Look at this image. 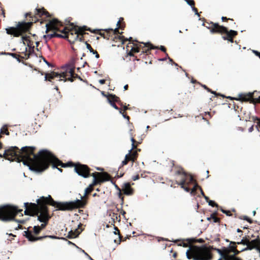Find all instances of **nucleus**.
Returning <instances> with one entry per match:
<instances>
[{
    "mask_svg": "<svg viewBox=\"0 0 260 260\" xmlns=\"http://www.w3.org/2000/svg\"><path fill=\"white\" fill-rule=\"evenodd\" d=\"M47 237H49V238H53V239H55L56 238V237L53 236H47Z\"/></svg>",
    "mask_w": 260,
    "mask_h": 260,
    "instance_id": "69168bd1",
    "label": "nucleus"
},
{
    "mask_svg": "<svg viewBox=\"0 0 260 260\" xmlns=\"http://www.w3.org/2000/svg\"><path fill=\"white\" fill-rule=\"evenodd\" d=\"M203 87L205 88V89H206L208 91H210V89L209 88H208L206 85H203Z\"/></svg>",
    "mask_w": 260,
    "mask_h": 260,
    "instance_id": "4d7b16f0",
    "label": "nucleus"
},
{
    "mask_svg": "<svg viewBox=\"0 0 260 260\" xmlns=\"http://www.w3.org/2000/svg\"><path fill=\"white\" fill-rule=\"evenodd\" d=\"M22 210H18L16 206L6 205L0 207V219L8 221L14 219L15 216Z\"/></svg>",
    "mask_w": 260,
    "mask_h": 260,
    "instance_id": "423d86ee",
    "label": "nucleus"
},
{
    "mask_svg": "<svg viewBox=\"0 0 260 260\" xmlns=\"http://www.w3.org/2000/svg\"><path fill=\"white\" fill-rule=\"evenodd\" d=\"M131 141L132 142V148L131 149L132 150L133 148H134L135 147V146L134 145L135 140H134V139L133 138H132L131 139Z\"/></svg>",
    "mask_w": 260,
    "mask_h": 260,
    "instance_id": "a19ab883",
    "label": "nucleus"
},
{
    "mask_svg": "<svg viewBox=\"0 0 260 260\" xmlns=\"http://www.w3.org/2000/svg\"><path fill=\"white\" fill-rule=\"evenodd\" d=\"M124 194L127 195H130L132 193V189L130 186L129 183H126L124 186V188L123 189Z\"/></svg>",
    "mask_w": 260,
    "mask_h": 260,
    "instance_id": "4468645a",
    "label": "nucleus"
},
{
    "mask_svg": "<svg viewBox=\"0 0 260 260\" xmlns=\"http://www.w3.org/2000/svg\"><path fill=\"white\" fill-rule=\"evenodd\" d=\"M213 27L210 30L212 33L216 32L226 33L228 37L235 36L237 35V31L233 30H231L230 31H228L226 27L222 26H220L217 23H213Z\"/></svg>",
    "mask_w": 260,
    "mask_h": 260,
    "instance_id": "6e6552de",
    "label": "nucleus"
},
{
    "mask_svg": "<svg viewBox=\"0 0 260 260\" xmlns=\"http://www.w3.org/2000/svg\"><path fill=\"white\" fill-rule=\"evenodd\" d=\"M192 11L195 13V14L197 15L198 16H199V13H198V10L197 9V8H196L195 7H192Z\"/></svg>",
    "mask_w": 260,
    "mask_h": 260,
    "instance_id": "e433bc0d",
    "label": "nucleus"
},
{
    "mask_svg": "<svg viewBox=\"0 0 260 260\" xmlns=\"http://www.w3.org/2000/svg\"><path fill=\"white\" fill-rule=\"evenodd\" d=\"M228 38H228V39H228L229 41H231V42H233V39L232 38V37H228Z\"/></svg>",
    "mask_w": 260,
    "mask_h": 260,
    "instance_id": "e2e57ef3",
    "label": "nucleus"
},
{
    "mask_svg": "<svg viewBox=\"0 0 260 260\" xmlns=\"http://www.w3.org/2000/svg\"><path fill=\"white\" fill-rule=\"evenodd\" d=\"M23 43L25 44V41H28V39H27V37H24V36H23L21 38Z\"/></svg>",
    "mask_w": 260,
    "mask_h": 260,
    "instance_id": "58836bf2",
    "label": "nucleus"
},
{
    "mask_svg": "<svg viewBox=\"0 0 260 260\" xmlns=\"http://www.w3.org/2000/svg\"><path fill=\"white\" fill-rule=\"evenodd\" d=\"M82 252L85 254L88 258L90 256L86 252H85L84 250H81Z\"/></svg>",
    "mask_w": 260,
    "mask_h": 260,
    "instance_id": "6e6d98bb",
    "label": "nucleus"
},
{
    "mask_svg": "<svg viewBox=\"0 0 260 260\" xmlns=\"http://www.w3.org/2000/svg\"><path fill=\"white\" fill-rule=\"evenodd\" d=\"M221 211L224 213H225L226 215H229V213L230 212V211H226V210H224L223 209H221Z\"/></svg>",
    "mask_w": 260,
    "mask_h": 260,
    "instance_id": "3c124183",
    "label": "nucleus"
},
{
    "mask_svg": "<svg viewBox=\"0 0 260 260\" xmlns=\"http://www.w3.org/2000/svg\"><path fill=\"white\" fill-rule=\"evenodd\" d=\"M37 14L40 16L42 15H45L46 17H49V13L47 11H45V10L44 9H37Z\"/></svg>",
    "mask_w": 260,
    "mask_h": 260,
    "instance_id": "a211bd4d",
    "label": "nucleus"
},
{
    "mask_svg": "<svg viewBox=\"0 0 260 260\" xmlns=\"http://www.w3.org/2000/svg\"><path fill=\"white\" fill-rule=\"evenodd\" d=\"M248 240H249L248 239H245V240L242 239L241 240L240 242H238L237 244H238L246 245L248 243L247 242Z\"/></svg>",
    "mask_w": 260,
    "mask_h": 260,
    "instance_id": "7c9ffc66",
    "label": "nucleus"
},
{
    "mask_svg": "<svg viewBox=\"0 0 260 260\" xmlns=\"http://www.w3.org/2000/svg\"><path fill=\"white\" fill-rule=\"evenodd\" d=\"M257 128L260 127V119H257Z\"/></svg>",
    "mask_w": 260,
    "mask_h": 260,
    "instance_id": "a18cd8bd",
    "label": "nucleus"
},
{
    "mask_svg": "<svg viewBox=\"0 0 260 260\" xmlns=\"http://www.w3.org/2000/svg\"><path fill=\"white\" fill-rule=\"evenodd\" d=\"M253 52L254 53V54L256 55V56H258L259 58H260V52H259L258 51H255V50H253Z\"/></svg>",
    "mask_w": 260,
    "mask_h": 260,
    "instance_id": "ea45409f",
    "label": "nucleus"
},
{
    "mask_svg": "<svg viewBox=\"0 0 260 260\" xmlns=\"http://www.w3.org/2000/svg\"><path fill=\"white\" fill-rule=\"evenodd\" d=\"M139 175H136V176H134L133 177V179L134 181H136V180L139 179Z\"/></svg>",
    "mask_w": 260,
    "mask_h": 260,
    "instance_id": "79ce46f5",
    "label": "nucleus"
},
{
    "mask_svg": "<svg viewBox=\"0 0 260 260\" xmlns=\"http://www.w3.org/2000/svg\"><path fill=\"white\" fill-rule=\"evenodd\" d=\"M232 260H242V259L239 257H235L234 255V257L233 258Z\"/></svg>",
    "mask_w": 260,
    "mask_h": 260,
    "instance_id": "5fc2aeb1",
    "label": "nucleus"
},
{
    "mask_svg": "<svg viewBox=\"0 0 260 260\" xmlns=\"http://www.w3.org/2000/svg\"><path fill=\"white\" fill-rule=\"evenodd\" d=\"M250 244L257 250V248H260L259 247V245H260V239L258 238L254 239L250 241Z\"/></svg>",
    "mask_w": 260,
    "mask_h": 260,
    "instance_id": "dca6fc26",
    "label": "nucleus"
},
{
    "mask_svg": "<svg viewBox=\"0 0 260 260\" xmlns=\"http://www.w3.org/2000/svg\"><path fill=\"white\" fill-rule=\"evenodd\" d=\"M24 235L30 241H36L38 240H41L44 238L47 237V236L45 237H35L31 232L27 231H24Z\"/></svg>",
    "mask_w": 260,
    "mask_h": 260,
    "instance_id": "ddd939ff",
    "label": "nucleus"
},
{
    "mask_svg": "<svg viewBox=\"0 0 260 260\" xmlns=\"http://www.w3.org/2000/svg\"><path fill=\"white\" fill-rule=\"evenodd\" d=\"M208 204L209 205L211 206L212 207L218 206V205L213 201L212 200H210L208 201Z\"/></svg>",
    "mask_w": 260,
    "mask_h": 260,
    "instance_id": "2f4dec72",
    "label": "nucleus"
},
{
    "mask_svg": "<svg viewBox=\"0 0 260 260\" xmlns=\"http://www.w3.org/2000/svg\"><path fill=\"white\" fill-rule=\"evenodd\" d=\"M82 197H81V200L77 199L71 202H57L54 201L50 195L47 197H42L37 200V203L39 205L38 207L35 204H31V205L35 207L34 210L28 209L27 205L28 203H25L24 207L26 208V210L24 211V214L25 215L34 216L38 215L40 213V215L38 216V219L40 222H45L49 219L46 206L47 204H49L53 206H56L59 210H72L75 208L83 207L84 206L85 203L82 200Z\"/></svg>",
    "mask_w": 260,
    "mask_h": 260,
    "instance_id": "f03ea898",
    "label": "nucleus"
},
{
    "mask_svg": "<svg viewBox=\"0 0 260 260\" xmlns=\"http://www.w3.org/2000/svg\"><path fill=\"white\" fill-rule=\"evenodd\" d=\"M109 98L112 100V102H118L119 101V98L117 96H116L115 95L113 94H110L109 96Z\"/></svg>",
    "mask_w": 260,
    "mask_h": 260,
    "instance_id": "4be33fe9",
    "label": "nucleus"
},
{
    "mask_svg": "<svg viewBox=\"0 0 260 260\" xmlns=\"http://www.w3.org/2000/svg\"><path fill=\"white\" fill-rule=\"evenodd\" d=\"M110 178V176L107 173H104L101 175V177L99 179V181L104 182L105 181H108L109 180Z\"/></svg>",
    "mask_w": 260,
    "mask_h": 260,
    "instance_id": "f3484780",
    "label": "nucleus"
},
{
    "mask_svg": "<svg viewBox=\"0 0 260 260\" xmlns=\"http://www.w3.org/2000/svg\"><path fill=\"white\" fill-rule=\"evenodd\" d=\"M31 24V22H19L16 27H9L6 28V32L14 37H19L28 31Z\"/></svg>",
    "mask_w": 260,
    "mask_h": 260,
    "instance_id": "0eeeda50",
    "label": "nucleus"
},
{
    "mask_svg": "<svg viewBox=\"0 0 260 260\" xmlns=\"http://www.w3.org/2000/svg\"><path fill=\"white\" fill-rule=\"evenodd\" d=\"M188 177H189V182H192L193 180L192 176L191 175H189Z\"/></svg>",
    "mask_w": 260,
    "mask_h": 260,
    "instance_id": "49530a36",
    "label": "nucleus"
},
{
    "mask_svg": "<svg viewBox=\"0 0 260 260\" xmlns=\"http://www.w3.org/2000/svg\"><path fill=\"white\" fill-rule=\"evenodd\" d=\"M253 126H252L251 127H250L249 128V129H248V131H249V132H252V131H253Z\"/></svg>",
    "mask_w": 260,
    "mask_h": 260,
    "instance_id": "bf43d9fd",
    "label": "nucleus"
},
{
    "mask_svg": "<svg viewBox=\"0 0 260 260\" xmlns=\"http://www.w3.org/2000/svg\"><path fill=\"white\" fill-rule=\"evenodd\" d=\"M256 91L240 94V99L244 101H249L250 103H260V96L258 98H253V95Z\"/></svg>",
    "mask_w": 260,
    "mask_h": 260,
    "instance_id": "9b49d317",
    "label": "nucleus"
},
{
    "mask_svg": "<svg viewBox=\"0 0 260 260\" xmlns=\"http://www.w3.org/2000/svg\"><path fill=\"white\" fill-rule=\"evenodd\" d=\"M93 190V185H89L88 187H87L85 190L84 196H86L87 194L91 192Z\"/></svg>",
    "mask_w": 260,
    "mask_h": 260,
    "instance_id": "5701e85b",
    "label": "nucleus"
},
{
    "mask_svg": "<svg viewBox=\"0 0 260 260\" xmlns=\"http://www.w3.org/2000/svg\"><path fill=\"white\" fill-rule=\"evenodd\" d=\"M75 65L74 62L68 64L62 67L63 71L58 74L56 72H51L50 74H47L45 77V80H48L51 81V79L55 78H59V81L63 80L64 82L68 80L73 82V80L72 77H73L74 73Z\"/></svg>",
    "mask_w": 260,
    "mask_h": 260,
    "instance_id": "39448f33",
    "label": "nucleus"
},
{
    "mask_svg": "<svg viewBox=\"0 0 260 260\" xmlns=\"http://www.w3.org/2000/svg\"><path fill=\"white\" fill-rule=\"evenodd\" d=\"M98 182H100L99 181V180H98L96 177H94V179H93V182L91 185H93V186L95 185H96Z\"/></svg>",
    "mask_w": 260,
    "mask_h": 260,
    "instance_id": "72a5a7b5",
    "label": "nucleus"
},
{
    "mask_svg": "<svg viewBox=\"0 0 260 260\" xmlns=\"http://www.w3.org/2000/svg\"><path fill=\"white\" fill-rule=\"evenodd\" d=\"M1 134H6V135H9V133L8 131L6 125H4L1 129Z\"/></svg>",
    "mask_w": 260,
    "mask_h": 260,
    "instance_id": "aec40b11",
    "label": "nucleus"
},
{
    "mask_svg": "<svg viewBox=\"0 0 260 260\" xmlns=\"http://www.w3.org/2000/svg\"><path fill=\"white\" fill-rule=\"evenodd\" d=\"M131 152L132 149H130L129 150L128 153L126 154L125 156V159L122 161V166L126 165L128 160H133V161L134 160V159L132 158V156L131 155Z\"/></svg>",
    "mask_w": 260,
    "mask_h": 260,
    "instance_id": "2eb2a0df",
    "label": "nucleus"
},
{
    "mask_svg": "<svg viewBox=\"0 0 260 260\" xmlns=\"http://www.w3.org/2000/svg\"><path fill=\"white\" fill-rule=\"evenodd\" d=\"M114 33L115 34H116V33H119V31H118V28H116L114 30Z\"/></svg>",
    "mask_w": 260,
    "mask_h": 260,
    "instance_id": "052dcab7",
    "label": "nucleus"
},
{
    "mask_svg": "<svg viewBox=\"0 0 260 260\" xmlns=\"http://www.w3.org/2000/svg\"><path fill=\"white\" fill-rule=\"evenodd\" d=\"M186 255L188 259L193 260H210L212 257L209 250L204 246H190Z\"/></svg>",
    "mask_w": 260,
    "mask_h": 260,
    "instance_id": "20e7f679",
    "label": "nucleus"
},
{
    "mask_svg": "<svg viewBox=\"0 0 260 260\" xmlns=\"http://www.w3.org/2000/svg\"><path fill=\"white\" fill-rule=\"evenodd\" d=\"M93 54H95V56L96 58H99L100 57L99 54L96 51L94 52Z\"/></svg>",
    "mask_w": 260,
    "mask_h": 260,
    "instance_id": "8fccbe9b",
    "label": "nucleus"
},
{
    "mask_svg": "<svg viewBox=\"0 0 260 260\" xmlns=\"http://www.w3.org/2000/svg\"><path fill=\"white\" fill-rule=\"evenodd\" d=\"M34 233L36 234H38L39 233L40 231H41V228L39 226H35L34 227Z\"/></svg>",
    "mask_w": 260,
    "mask_h": 260,
    "instance_id": "c756f323",
    "label": "nucleus"
},
{
    "mask_svg": "<svg viewBox=\"0 0 260 260\" xmlns=\"http://www.w3.org/2000/svg\"><path fill=\"white\" fill-rule=\"evenodd\" d=\"M15 221L17 222L21 223H23L24 222V220H15Z\"/></svg>",
    "mask_w": 260,
    "mask_h": 260,
    "instance_id": "603ef678",
    "label": "nucleus"
},
{
    "mask_svg": "<svg viewBox=\"0 0 260 260\" xmlns=\"http://www.w3.org/2000/svg\"><path fill=\"white\" fill-rule=\"evenodd\" d=\"M62 23L58 21L57 19H53L50 21L49 24H46L47 29H52L53 30L60 31L61 32L64 34L63 36H67V34L70 33L72 35H75V39L79 38V35H82L83 32L85 30V26L83 27H79L78 29L76 28L73 23H71L69 27H65L62 30H59V26H62Z\"/></svg>",
    "mask_w": 260,
    "mask_h": 260,
    "instance_id": "7ed1b4c3",
    "label": "nucleus"
},
{
    "mask_svg": "<svg viewBox=\"0 0 260 260\" xmlns=\"http://www.w3.org/2000/svg\"><path fill=\"white\" fill-rule=\"evenodd\" d=\"M233 252L234 253V254L233 255H234L235 256V255H237L238 254L240 251H238L236 249V250L235 251H234Z\"/></svg>",
    "mask_w": 260,
    "mask_h": 260,
    "instance_id": "c03bdc74",
    "label": "nucleus"
},
{
    "mask_svg": "<svg viewBox=\"0 0 260 260\" xmlns=\"http://www.w3.org/2000/svg\"><path fill=\"white\" fill-rule=\"evenodd\" d=\"M51 154V155L54 157L55 159L54 161H49L48 162V167L45 169L46 170L49 166L50 164H52V167L53 168H57L60 172H62V170L61 169L57 168V166H60L62 167H70V166H73L74 165L72 162H68L67 164H63L61 161H60L57 157H56L51 152L49 151Z\"/></svg>",
    "mask_w": 260,
    "mask_h": 260,
    "instance_id": "9d476101",
    "label": "nucleus"
},
{
    "mask_svg": "<svg viewBox=\"0 0 260 260\" xmlns=\"http://www.w3.org/2000/svg\"><path fill=\"white\" fill-rule=\"evenodd\" d=\"M119 113L120 114H121L123 116V117L125 118H126L128 120H129V117L128 116H126L125 115H124L122 112V110L121 109L119 110Z\"/></svg>",
    "mask_w": 260,
    "mask_h": 260,
    "instance_id": "4c0bfd02",
    "label": "nucleus"
},
{
    "mask_svg": "<svg viewBox=\"0 0 260 260\" xmlns=\"http://www.w3.org/2000/svg\"><path fill=\"white\" fill-rule=\"evenodd\" d=\"M93 54H95V56L96 58H99L100 57L99 54L96 51L94 52Z\"/></svg>",
    "mask_w": 260,
    "mask_h": 260,
    "instance_id": "09e8293b",
    "label": "nucleus"
},
{
    "mask_svg": "<svg viewBox=\"0 0 260 260\" xmlns=\"http://www.w3.org/2000/svg\"><path fill=\"white\" fill-rule=\"evenodd\" d=\"M197 187L200 188V190H201V193H202V194L203 195V196L204 197V195H205V194H204V192H203V191L202 189H201V188L200 186H198V185L197 184H196V185L194 186V187H193V188L192 189V190H191V192L192 193V192H193L196 191V189H197Z\"/></svg>",
    "mask_w": 260,
    "mask_h": 260,
    "instance_id": "bb28decb",
    "label": "nucleus"
},
{
    "mask_svg": "<svg viewBox=\"0 0 260 260\" xmlns=\"http://www.w3.org/2000/svg\"><path fill=\"white\" fill-rule=\"evenodd\" d=\"M33 147H23L19 150L16 146H12L5 150L4 155L10 161H22L29 170L42 172L48 167L49 161L56 160L47 150H41L39 155L35 154Z\"/></svg>",
    "mask_w": 260,
    "mask_h": 260,
    "instance_id": "f257e3e1",
    "label": "nucleus"
},
{
    "mask_svg": "<svg viewBox=\"0 0 260 260\" xmlns=\"http://www.w3.org/2000/svg\"><path fill=\"white\" fill-rule=\"evenodd\" d=\"M243 219L244 220H247L248 222H249V223H252V221L251 219H250L249 218H248L247 216H244L243 218Z\"/></svg>",
    "mask_w": 260,
    "mask_h": 260,
    "instance_id": "f704fd0d",
    "label": "nucleus"
},
{
    "mask_svg": "<svg viewBox=\"0 0 260 260\" xmlns=\"http://www.w3.org/2000/svg\"><path fill=\"white\" fill-rule=\"evenodd\" d=\"M176 173L178 175H181L182 176L180 182L178 183V184L180 185L181 187L183 188L185 191L189 192V188L187 187L184 186V184L187 180V177H188L187 173L185 172L182 168L178 169Z\"/></svg>",
    "mask_w": 260,
    "mask_h": 260,
    "instance_id": "f8f14e48",
    "label": "nucleus"
},
{
    "mask_svg": "<svg viewBox=\"0 0 260 260\" xmlns=\"http://www.w3.org/2000/svg\"><path fill=\"white\" fill-rule=\"evenodd\" d=\"M186 2L189 6H192L194 5V2L193 0H186Z\"/></svg>",
    "mask_w": 260,
    "mask_h": 260,
    "instance_id": "473e14b6",
    "label": "nucleus"
},
{
    "mask_svg": "<svg viewBox=\"0 0 260 260\" xmlns=\"http://www.w3.org/2000/svg\"><path fill=\"white\" fill-rule=\"evenodd\" d=\"M128 88V85H125L124 86V90H127Z\"/></svg>",
    "mask_w": 260,
    "mask_h": 260,
    "instance_id": "338daca9",
    "label": "nucleus"
},
{
    "mask_svg": "<svg viewBox=\"0 0 260 260\" xmlns=\"http://www.w3.org/2000/svg\"><path fill=\"white\" fill-rule=\"evenodd\" d=\"M45 226H46V223H45V224H41V226H40L41 230L42 229L44 228Z\"/></svg>",
    "mask_w": 260,
    "mask_h": 260,
    "instance_id": "13d9d810",
    "label": "nucleus"
},
{
    "mask_svg": "<svg viewBox=\"0 0 260 260\" xmlns=\"http://www.w3.org/2000/svg\"><path fill=\"white\" fill-rule=\"evenodd\" d=\"M50 38H53V37H58V38H67V36H63V35H60V34H57L56 32H54L52 34H50Z\"/></svg>",
    "mask_w": 260,
    "mask_h": 260,
    "instance_id": "393cba45",
    "label": "nucleus"
},
{
    "mask_svg": "<svg viewBox=\"0 0 260 260\" xmlns=\"http://www.w3.org/2000/svg\"><path fill=\"white\" fill-rule=\"evenodd\" d=\"M160 49L163 52H165L166 51V49H165V47L163 46H161L160 47Z\"/></svg>",
    "mask_w": 260,
    "mask_h": 260,
    "instance_id": "864d4df0",
    "label": "nucleus"
},
{
    "mask_svg": "<svg viewBox=\"0 0 260 260\" xmlns=\"http://www.w3.org/2000/svg\"><path fill=\"white\" fill-rule=\"evenodd\" d=\"M230 249H228L230 251V253L231 252H233L236 250V247L235 246H231L230 247Z\"/></svg>",
    "mask_w": 260,
    "mask_h": 260,
    "instance_id": "c9c22d12",
    "label": "nucleus"
},
{
    "mask_svg": "<svg viewBox=\"0 0 260 260\" xmlns=\"http://www.w3.org/2000/svg\"><path fill=\"white\" fill-rule=\"evenodd\" d=\"M93 178V179H94V177H96V174L95 173H93L92 175Z\"/></svg>",
    "mask_w": 260,
    "mask_h": 260,
    "instance_id": "774afa93",
    "label": "nucleus"
},
{
    "mask_svg": "<svg viewBox=\"0 0 260 260\" xmlns=\"http://www.w3.org/2000/svg\"><path fill=\"white\" fill-rule=\"evenodd\" d=\"M79 233L80 232L78 231V230L76 229L74 232H73V231H71L69 233V234L71 237H76L79 234Z\"/></svg>",
    "mask_w": 260,
    "mask_h": 260,
    "instance_id": "b1692460",
    "label": "nucleus"
},
{
    "mask_svg": "<svg viewBox=\"0 0 260 260\" xmlns=\"http://www.w3.org/2000/svg\"><path fill=\"white\" fill-rule=\"evenodd\" d=\"M99 83L101 84H104L105 83V80L104 79H101L99 80Z\"/></svg>",
    "mask_w": 260,
    "mask_h": 260,
    "instance_id": "de8ad7c7",
    "label": "nucleus"
},
{
    "mask_svg": "<svg viewBox=\"0 0 260 260\" xmlns=\"http://www.w3.org/2000/svg\"><path fill=\"white\" fill-rule=\"evenodd\" d=\"M108 101L109 102V103L110 104V105L115 109L116 110H120L119 109V108H118V107L115 105V104H114L113 102H112V100L110 99H108Z\"/></svg>",
    "mask_w": 260,
    "mask_h": 260,
    "instance_id": "cd10ccee",
    "label": "nucleus"
},
{
    "mask_svg": "<svg viewBox=\"0 0 260 260\" xmlns=\"http://www.w3.org/2000/svg\"><path fill=\"white\" fill-rule=\"evenodd\" d=\"M217 252L220 255L221 258L222 257V255H224L225 254V250L228 249L225 248L223 250V251L219 249H215Z\"/></svg>",
    "mask_w": 260,
    "mask_h": 260,
    "instance_id": "a878e982",
    "label": "nucleus"
},
{
    "mask_svg": "<svg viewBox=\"0 0 260 260\" xmlns=\"http://www.w3.org/2000/svg\"><path fill=\"white\" fill-rule=\"evenodd\" d=\"M204 198H205V199L206 200V201L208 202V200H209V198L208 197H207V196H206L205 195H204Z\"/></svg>",
    "mask_w": 260,
    "mask_h": 260,
    "instance_id": "680f3d73",
    "label": "nucleus"
},
{
    "mask_svg": "<svg viewBox=\"0 0 260 260\" xmlns=\"http://www.w3.org/2000/svg\"><path fill=\"white\" fill-rule=\"evenodd\" d=\"M147 44H148V46H150V49H154V47H153L152 46V45L151 44H149V43H147Z\"/></svg>",
    "mask_w": 260,
    "mask_h": 260,
    "instance_id": "0e129e2a",
    "label": "nucleus"
},
{
    "mask_svg": "<svg viewBox=\"0 0 260 260\" xmlns=\"http://www.w3.org/2000/svg\"><path fill=\"white\" fill-rule=\"evenodd\" d=\"M247 243H248L245 245L247 246V247L246 248L242 249L241 251H246V250H252V249L254 248L253 246H252L251 245H250L249 240L248 241Z\"/></svg>",
    "mask_w": 260,
    "mask_h": 260,
    "instance_id": "412c9836",
    "label": "nucleus"
},
{
    "mask_svg": "<svg viewBox=\"0 0 260 260\" xmlns=\"http://www.w3.org/2000/svg\"><path fill=\"white\" fill-rule=\"evenodd\" d=\"M74 170L79 176L84 178H87L89 176V169L86 165H76L75 166Z\"/></svg>",
    "mask_w": 260,
    "mask_h": 260,
    "instance_id": "1a4fd4ad",
    "label": "nucleus"
},
{
    "mask_svg": "<svg viewBox=\"0 0 260 260\" xmlns=\"http://www.w3.org/2000/svg\"><path fill=\"white\" fill-rule=\"evenodd\" d=\"M230 251L228 249L225 250V254L222 255V258L224 260H232L234 255H230Z\"/></svg>",
    "mask_w": 260,
    "mask_h": 260,
    "instance_id": "6ab92c4d",
    "label": "nucleus"
},
{
    "mask_svg": "<svg viewBox=\"0 0 260 260\" xmlns=\"http://www.w3.org/2000/svg\"><path fill=\"white\" fill-rule=\"evenodd\" d=\"M85 44H86V48L89 50V51L92 53H94V52L95 51V50H94L92 47H91V46L90 45V44H89L88 43H87V42L85 43Z\"/></svg>",
    "mask_w": 260,
    "mask_h": 260,
    "instance_id": "c85d7f7f",
    "label": "nucleus"
},
{
    "mask_svg": "<svg viewBox=\"0 0 260 260\" xmlns=\"http://www.w3.org/2000/svg\"><path fill=\"white\" fill-rule=\"evenodd\" d=\"M211 217L214 219V222H216L218 221V218L213 215H211Z\"/></svg>",
    "mask_w": 260,
    "mask_h": 260,
    "instance_id": "37998d69",
    "label": "nucleus"
}]
</instances>
